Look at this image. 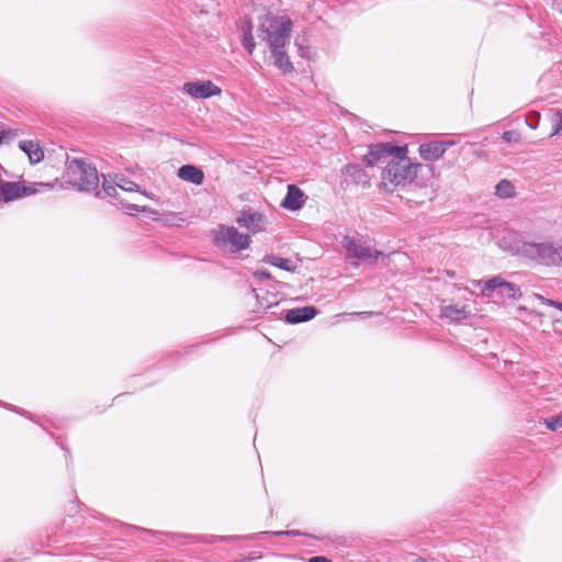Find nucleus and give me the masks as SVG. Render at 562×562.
<instances>
[{
    "label": "nucleus",
    "instance_id": "obj_1",
    "mask_svg": "<svg viewBox=\"0 0 562 562\" xmlns=\"http://www.w3.org/2000/svg\"><path fill=\"white\" fill-rule=\"evenodd\" d=\"M367 167H374L386 162L381 177L382 183L387 189V182L394 187L411 182L417 173L419 165H413L407 157V146H397L391 143H378L369 146L368 154L363 157Z\"/></svg>",
    "mask_w": 562,
    "mask_h": 562
},
{
    "label": "nucleus",
    "instance_id": "obj_2",
    "mask_svg": "<svg viewBox=\"0 0 562 562\" xmlns=\"http://www.w3.org/2000/svg\"><path fill=\"white\" fill-rule=\"evenodd\" d=\"M499 246L512 255L546 267H562V243L553 240L528 241L516 231H505Z\"/></svg>",
    "mask_w": 562,
    "mask_h": 562
},
{
    "label": "nucleus",
    "instance_id": "obj_3",
    "mask_svg": "<svg viewBox=\"0 0 562 562\" xmlns=\"http://www.w3.org/2000/svg\"><path fill=\"white\" fill-rule=\"evenodd\" d=\"M292 32V21L288 16L266 15L259 25V37L270 49L284 48Z\"/></svg>",
    "mask_w": 562,
    "mask_h": 562
},
{
    "label": "nucleus",
    "instance_id": "obj_4",
    "mask_svg": "<svg viewBox=\"0 0 562 562\" xmlns=\"http://www.w3.org/2000/svg\"><path fill=\"white\" fill-rule=\"evenodd\" d=\"M68 182L78 191H95V196L103 198L99 190V173L94 166L82 159H72L67 165Z\"/></svg>",
    "mask_w": 562,
    "mask_h": 562
},
{
    "label": "nucleus",
    "instance_id": "obj_5",
    "mask_svg": "<svg viewBox=\"0 0 562 562\" xmlns=\"http://www.w3.org/2000/svg\"><path fill=\"white\" fill-rule=\"evenodd\" d=\"M250 236L239 233L234 226L220 225L215 233L214 244L223 249H228L231 252H239L245 250L250 245Z\"/></svg>",
    "mask_w": 562,
    "mask_h": 562
},
{
    "label": "nucleus",
    "instance_id": "obj_6",
    "mask_svg": "<svg viewBox=\"0 0 562 562\" xmlns=\"http://www.w3.org/2000/svg\"><path fill=\"white\" fill-rule=\"evenodd\" d=\"M483 284L481 293L483 296L491 297L494 293L503 299L517 300L521 297V291L515 283L505 281L501 276L493 277L487 281H476V285Z\"/></svg>",
    "mask_w": 562,
    "mask_h": 562
},
{
    "label": "nucleus",
    "instance_id": "obj_7",
    "mask_svg": "<svg viewBox=\"0 0 562 562\" xmlns=\"http://www.w3.org/2000/svg\"><path fill=\"white\" fill-rule=\"evenodd\" d=\"M342 246L346 249L348 257L358 259L361 262L373 263L382 256L381 251L371 248L362 240L352 236H345L342 239Z\"/></svg>",
    "mask_w": 562,
    "mask_h": 562
},
{
    "label": "nucleus",
    "instance_id": "obj_8",
    "mask_svg": "<svg viewBox=\"0 0 562 562\" xmlns=\"http://www.w3.org/2000/svg\"><path fill=\"white\" fill-rule=\"evenodd\" d=\"M183 91L194 99H206L220 95L222 90L211 80H200L183 85Z\"/></svg>",
    "mask_w": 562,
    "mask_h": 562
},
{
    "label": "nucleus",
    "instance_id": "obj_9",
    "mask_svg": "<svg viewBox=\"0 0 562 562\" xmlns=\"http://www.w3.org/2000/svg\"><path fill=\"white\" fill-rule=\"evenodd\" d=\"M457 144L453 139L427 140L424 139V161H436L443 157L449 147Z\"/></svg>",
    "mask_w": 562,
    "mask_h": 562
},
{
    "label": "nucleus",
    "instance_id": "obj_10",
    "mask_svg": "<svg viewBox=\"0 0 562 562\" xmlns=\"http://www.w3.org/2000/svg\"><path fill=\"white\" fill-rule=\"evenodd\" d=\"M439 316L449 323H461L471 316V311L465 305L459 306L443 302L439 308Z\"/></svg>",
    "mask_w": 562,
    "mask_h": 562
},
{
    "label": "nucleus",
    "instance_id": "obj_11",
    "mask_svg": "<svg viewBox=\"0 0 562 562\" xmlns=\"http://www.w3.org/2000/svg\"><path fill=\"white\" fill-rule=\"evenodd\" d=\"M306 200L307 196L297 186L289 184L286 194L280 205L289 211H297L304 206Z\"/></svg>",
    "mask_w": 562,
    "mask_h": 562
},
{
    "label": "nucleus",
    "instance_id": "obj_12",
    "mask_svg": "<svg viewBox=\"0 0 562 562\" xmlns=\"http://www.w3.org/2000/svg\"><path fill=\"white\" fill-rule=\"evenodd\" d=\"M265 222V216L256 211L250 209L243 210L239 216L236 218V223L239 226L246 227L251 231L254 234L258 231H261L262 224Z\"/></svg>",
    "mask_w": 562,
    "mask_h": 562
},
{
    "label": "nucleus",
    "instance_id": "obj_13",
    "mask_svg": "<svg viewBox=\"0 0 562 562\" xmlns=\"http://www.w3.org/2000/svg\"><path fill=\"white\" fill-rule=\"evenodd\" d=\"M25 196V184L23 182H11L1 180L0 182V199L4 202H12L14 200Z\"/></svg>",
    "mask_w": 562,
    "mask_h": 562
},
{
    "label": "nucleus",
    "instance_id": "obj_14",
    "mask_svg": "<svg viewBox=\"0 0 562 562\" xmlns=\"http://www.w3.org/2000/svg\"><path fill=\"white\" fill-rule=\"evenodd\" d=\"M342 176L347 183L361 184L367 188L370 187V176L363 170L360 165H347L342 169Z\"/></svg>",
    "mask_w": 562,
    "mask_h": 562
},
{
    "label": "nucleus",
    "instance_id": "obj_15",
    "mask_svg": "<svg viewBox=\"0 0 562 562\" xmlns=\"http://www.w3.org/2000/svg\"><path fill=\"white\" fill-rule=\"evenodd\" d=\"M316 314L317 310L314 306L295 307L285 313L284 321L288 324H299L311 321Z\"/></svg>",
    "mask_w": 562,
    "mask_h": 562
},
{
    "label": "nucleus",
    "instance_id": "obj_16",
    "mask_svg": "<svg viewBox=\"0 0 562 562\" xmlns=\"http://www.w3.org/2000/svg\"><path fill=\"white\" fill-rule=\"evenodd\" d=\"M178 177L193 184H202L204 180L203 171L193 165H183L178 169Z\"/></svg>",
    "mask_w": 562,
    "mask_h": 562
},
{
    "label": "nucleus",
    "instance_id": "obj_17",
    "mask_svg": "<svg viewBox=\"0 0 562 562\" xmlns=\"http://www.w3.org/2000/svg\"><path fill=\"white\" fill-rule=\"evenodd\" d=\"M19 148L27 155L32 165L38 164L44 159L43 149L33 140H21L19 143Z\"/></svg>",
    "mask_w": 562,
    "mask_h": 562
},
{
    "label": "nucleus",
    "instance_id": "obj_18",
    "mask_svg": "<svg viewBox=\"0 0 562 562\" xmlns=\"http://www.w3.org/2000/svg\"><path fill=\"white\" fill-rule=\"evenodd\" d=\"M271 55L274 59V65L283 72L288 74L293 71V65L290 61L288 54L284 48L270 49Z\"/></svg>",
    "mask_w": 562,
    "mask_h": 562
},
{
    "label": "nucleus",
    "instance_id": "obj_19",
    "mask_svg": "<svg viewBox=\"0 0 562 562\" xmlns=\"http://www.w3.org/2000/svg\"><path fill=\"white\" fill-rule=\"evenodd\" d=\"M263 261L285 271H292L294 269L293 261L288 258L270 255L265 257Z\"/></svg>",
    "mask_w": 562,
    "mask_h": 562
},
{
    "label": "nucleus",
    "instance_id": "obj_20",
    "mask_svg": "<svg viewBox=\"0 0 562 562\" xmlns=\"http://www.w3.org/2000/svg\"><path fill=\"white\" fill-rule=\"evenodd\" d=\"M495 194L502 199L513 198L515 192V187L509 180L503 179L495 186Z\"/></svg>",
    "mask_w": 562,
    "mask_h": 562
},
{
    "label": "nucleus",
    "instance_id": "obj_21",
    "mask_svg": "<svg viewBox=\"0 0 562 562\" xmlns=\"http://www.w3.org/2000/svg\"><path fill=\"white\" fill-rule=\"evenodd\" d=\"M562 135V112L557 110L551 115V134L550 136Z\"/></svg>",
    "mask_w": 562,
    "mask_h": 562
},
{
    "label": "nucleus",
    "instance_id": "obj_22",
    "mask_svg": "<svg viewBox=\"0 0 562 562\" xmlns=\"http://www.w3.org/2000/svg\"><path fill=\"white\" fill-rule=\"evenodd\" d=\"M116 186L124 191L133 192L139 190V186L137 183H135L132 180L125 179L123 176H116Z\"/></svg>",
    "mask_w": 562,
    "mask_h": 562
},
{
    "label": "nucleus",
    "instance_id": "obj_23",
    "mask_svg": "<svg viewBox=\"0 0 562 562\" xmlns=\"http://www.w3.org/2000/svg\"><path fill=\"white\" fill-rule=\"evenodd\" d=\"M548 429L555 431L562 428V415L552 416L544 419Z\"/></svg>",
    "mask_w": 562,
    "mask_h": 562
},
{
    "label": "nucleus",
    "instance_id": "obj_24",
    "mask_svg": "<svg viewBox=\"0 0 562 562\" xmlns=\"http://www.w3.org/2000/svg\"><path fill=\"white\" fill-rule=\"evenodd\" d=\"M241 43H243L244 48L249 54H252V52H254V49L256 47V43H255V40H254V36H252V32H248V34H243Z\"/></svg>",
    "mask_w": 562,
    "mask_h": 562
},
{
    "label": "nucleus",
    "instance_id": "obj_25",
    "mask_svg": "<svg viewBox=\"0 0 562 562\" xmlns=\"http://www.w3.org/2000/svg\"><path fill=\"white\" fill-rule=\"evenodd\" d=\"M19 136V132L16 130L8 128L0 131V144L9 143L10 140L16 138Z\"/></svg>",
    "mask_w": 562,
    "mask_h": 562
},
{
    "label": "nucleus",
    "instance_id": "obj_26",
    "mask_svg": "<svg viewBox=\"0 0 562 562\" xmlns=\"http://www.w3.org/2000/svg\"><path fill=\"white\" fill-rule=\"evenodd\" d=\"M428 170L429 172L431 173L432 177H435L436 179L432 180L429 184V188H430V200H432L434 198V194L436 193V191L438 190L439 188V184H438V177H439V173H435V167L432 165L428 166Z\"/></svg>",
    "mask_w": 562,
    "mask_h": 562
},
{
    "label": "nucleus",
    "instance_id": "obj_27",
    "mask_svg": "<svg viewBox=\"0 0 562 562\" xmlns=\"http://www.w3.org/2000/svg\"><path fill=\"white\" fill-rule=\"evenodd\" d=\"M539 122H540V114L537 113V112H533V113H530L527 117H526V124L532 128V130H536L539 125Z\"/></svg>",
    "mask_w": 562,
    "mask_h": 562
},
{
    "label": "nucleus",
    "instance_id": "obj_28",
    "mask_svg": "<svg viewBox=\"0 0 562 562\" xmlns=\"http://www.w3.org/2000/svg\"><path fill=\"white\" fill-rule=\"evenodd\" d=\"M117 186L116 183L115 184H109L108 181L104 179L103 183H102V190L103 192L105 193V195L108 196H116V193H117Z\"/></svg>",
    "mask_w": 562,
    "mask_h": 562
},
{
    "label": "nucleus",
    "instance_id": "obj_29",
    "mask_svg": "<svg viewBox=\"0 0 562 562\" xmlns=\"http://www.w3.org/2000/svg\"><path fill=\"white\" fill-rule=\"evenodd\" d=\"M295 45L300 52V55L304 58H311V48L308 46H304L299 40L295 41Z\"/></svg>",
    "mask_w": 562,
    "mask_h": 562
},
{
    "label": "nucleus",
    "instance_id": "obj_30",
    "mask_svg": "<svg viewBox=\"0 0 562 562\" xmlns=\"http://www.w3.org/2000/svg\"><path fill=\"white\" fill-rule=\"evenodd\" d=\"M240 31H241V34H248V32H252L250 19L245 18L244 20L240 21Z\"/></svg>",
    "mask_w": 562,
    "mask_h": 562
},
{
    "label": "nucleus",
    "instance_id": "obj_31",
    "mask_svg": "<svg viewBox=\"0 0 562 562\" xmlns=\"http://www.w3.org/2000/svg\"><path fill=\"white\" fill-rule=\"evenodd\" d=\"M272 535L295 537V536H301L303 533L299 530H285V531H273Z\"/></svg>",
    "mask_w": 562,
    "mask_h": 562
},
{
    "label": "nucleus",
    "instance_id": "obj_32",
    "mask_svg": "<svg viewBox=\"0 0 562 562\" xmlns=\"http://www.w3.org/2000/svg\"><path fill=\"white\" fill-rule=\"evenodd\" d=\"M256 276L260 279V280H266V279H270L271 276H270V272L266 271V270H260L256 273Z\"/></svg>",
    "mask_w": 562,
    "mask_h": 562
},
{
    "label": "nucleus",
    "instance_id": "obj_33",
    "mask_svg": "<svg viewBox=\"0 0 562 562\" xmlns=\"http://www.w3.org/2000/svg\"><path fill=\"white\" fill-rule=\"evenodd\" d=\"M36 192H37V189L35 188V186H26L25 184V196L35 194Z\"/></svg>",
    "mask_w": 562,
    "mask_h": 562
},
{
    "label": "nucleus",
    "instance_id": "obj_34",
    "mask_svg": "<svg viewBox=\"0 0 562 562\" xmlns=\"http://www.w3.org/2000/svg\"><path fill=\"white\" fill-rule=\"evenodd\" d=\"M308 562H333V561L327 559L326 557L317 555V557L311 558Z\"/></svg>",
    "mask_w": 562,
    "mask_h": 562
},
{
    "label": "nucleus",
    "instance_id": "obj_35",
    "mask_svg": "<svg viewBox=\"0 0 562 562\" xmlns=\"http://www.w3.org/2000/svg\"><path fill=\"white\" fill-rule=\"evenodd\" d=\"M547 304L562 311V303L553 300H546Z\"/></svg>",
    "mask_w": 562,
    "mask_h": 562
},
{
    "label": "nucleus",
    "instance_id": "obj_36",
    "mask_svg": "<svg viewBox=\"0 0 562 562\" xmlns=\"http://www.w3.org/2000/svg\"><path fill=\"white\" fill-rule=\"evenodd\" d=\"M256 297H257V302H258V304L260 305V307H261L262 310H266V308H268V307H271V306L274 304L273 302H267L266 304H263L262 302H260V301H259V296H258V294H256Z\"/></svg>",
    "mask_w": 562,
    "mask_h": 562
},
{
    "label": "nucleus",
    "instance_id": "obj_37",
    "mask_svg": "<svg viewBox=\"0 0 562 562\" xmlns=\"http://www.w3.org/2000/svg\"><path fill=\"white\" fill-rule=\"evenodd\" d=\"M373 313L372 312H361V313H358L359 316L361 317H368V316H371Z\"/></svg>",
    "mask_w": 562,
    "mask_h": 562
},
{
    "label": "nucleus",
    "instance_id": "obj_38",
    "mask_svg": "<svg viewBox=\"0 0 562 562\" xmlns=\"http://www.w3.org/2000/svg\"><path fill=\"white\" fill-rule=\"evenodd\" d=\"M510 135L512 133L510 132H505L504 135H503V138L507 142H509L512 138H510Z\"/></svg>",
    "mask_w": 562,
    "mask_h": 562
},
{
    "label": "nucleus",
    "instance_id": "obj_39",
    "mask_svg": "<svg viewBox=\"0 0 562 562\" xmlns=\"http://www.w3.org/2000/svg\"><path fill=\"white\" fill-rule=\"evenodd\" d=\"M268 531L256 533L252 538H260L262 535H268Z\"/></svg>",
    "mask_w": 562,
    "mask_h": 562
},
{
    "label": "nucleus",
    "instance_id": "obj_40",
    "mask_svg": "<svg viewBox=\"0 0 562 562\" xmlns=\"http://www.w3.org/2000/svg\"><path fill=\"white\" fill-rule=\"evenodd\" d=\"M446 273H447L449 277H451V278H452V277H454V272H453V271H449V270H447V271H446Z\"/></svg>",
    "mask_w": 562,
    "mask_h": 562
},
{
    "label": "nucleus",
    "instance_id": "obj_41",
    "mask_svg": "<svg viewBox=\"0 0 562 562\" xmlns=\"http://www.w3.org/2000/svg\"><path fill=\"white\" fill-rule=\"evenodd\" d=\"M38 186H41V187H48L49 184H46V183H38Z\"/></svg>",
    "mask_w": 562,
    "mask_h": 562
},
{
    "label": "nucleus",
    "instance_id": "obj_42",
    "mask_svg": "<svg viewBox=\"0 0 562 562\" xmlns=\"http://www.w3.org/2000/svg\"><path fill=\"white\" fill-rule=\"evenodd\" d=\"M131 209L138 210V206L137 205H132Z\"/></svg>",
    "mask_w": 562,
    "mask_h": 562
},
{
    "label": "nucleus",
    "instance_id": "obj_43",
    "mask_svg": "<svg viewBox=\"0 0 562 562\" xmlns=\"http://www.w3.org/2000/svg\"><path fill=\"white\" fill-rule=\"evenodd\" d=\"M418 153L422 155V145L418 147Z\"/></svg>",
    "mask_w": 562,
    "mask_h": 562
}]
</instances>
